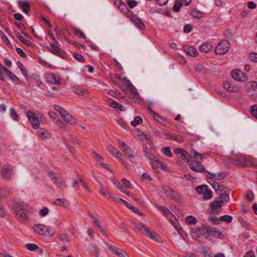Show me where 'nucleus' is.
<instances>
[{"instance_id":"nucleus-1","label":"nucleus","mask_w":257,"mask_h":257,"mask_svg":"<svg viewBox=\"0 0 257 257\" xmlns=\"http://www.w3.org/2000/svg\"><path fill=\"white\" fill-rule=\"evenodd\" d=\"M29 205L25 202H16L13 205L17 219L19 222H23L28 220L29 216L26 213Z\"/></svg>"},{"instance_id":"nucleus-2","label":"nucleus","mask_w":257,"mask_h":257,"mask_svg":"<svg viewBox=\"0 0 257 257\" xmlns=\"http://www.w3.org/2000/svg\"><path fill=\"white\" fill-rule=\"evenodd\" d=\"M26 115L34 129H39L40 123H45V120L43 115L40 112L36 113L32 111L29 110L27 111Z\"/></svg>"},{"instance_id":"nucleus-3","label":"nucleus","mask_w":257,"mask_h":257,"mask_svg":"<svg viewBox=\"0 0 257 257\" xmlns=\"http://www.w3.org/2000/svg\"><path fill=\"white\" fill-rule=\"evenodd\" d=\"M181 151L182 153L181 154V158L182 160L187 161L189 163H190V161H191L190 160L191 158L197 159L198 157L201 160H202L204 156L203 154L198 153L195 151H192L190 153H189L185 150Z\"/></svg>"},{"instance_id":"nucleus-4","label":"nucleus","mask_w":257,"mask_h":257,"mask_svg":"<svg viewBox=\"0 0 257 257\" xmlns=\"http://www.w3.org/2000/svg\"><path fill=\"white\" fill-rule=\"evenodd\" d=\"M230 44L227 40L220 42L215 49V52L217 55H223L227 52Z\"/></svg>"},{"instance_id":"nucleus-5","label":"nucleus","mask_w":257,"mask_h":257,"mask_svg":"<svg viewBox=\"0 0 257 257\" xmlns=\"http://www.w3.org/2000/svg\"><path fill=\"white\" fill-rule=\"evenodd\" d=\"M201 161H195L194 160H192L190 161L189 163V167L194 172H199V173H203L204 172H207L208 171H206L204 167L201 164L202 159L201 160Z\"/></svg>"},{"instance_id":"nucleus-6","label":"nucleus","mask_w":257,"mask_h":257,"mask_svg":"<svg viewBox=\"0 0 257 257\" xmlns=\"http://www.w3.org/2000/svg\"><path fill=\"white\" fill-rule=\"evenodd\" d=\"M126 87L130 89V90L132 92V94L133 96H130V98L132 99L133 102L135 103H139L141 101L140 99L138 97L139 95V93L137 91V89L133 86V85L131 83L130 81L127 82L126 84Z\"/></svg>"},{"instance_id":"nucleus-7","label":"nucleus","mask_w":257,"mask_h":257,"mask_svg":"<svg viewBox=\"0 0 257 257\" xmlns=\"http://www.w3.org/2000/svg\"><path fill=\"white\" fill-rule=\"evenodd\" d=\"M106 246L111 252L117 255L119 257H128V254L122 249L116 247V246L110 244L106 242H104Z\"/></svg>"},{"instance_id":"nucleus-8","label":"nucleus","mask_w":257,"mask_h":257,"mask_svg":"<svg viewBox=\"0 0 257 257\" xmlns=\"http://www.w3.org/2000/svg\"><path fill=\"white\" fill-rule=\"evenodd\" d=\"M162 189L164 193L168 197L174 199L176 201H179L180 200L178 194L171 188L167 186H164L162 187Z\"/></svg>"},{"instance_id":"nucleus-9","label":"nucleus","mask_w":257,"mask_h":257,"mask_svg":"<svg viewBox=\"0 0 257 257\" xmlns=\"http://www.w3.org/2000/svg\"><path fill=\"white\" fill-rule=\"evenodd\" d=\"M237 158H231V162L236 166L245 167L246 157L242 154H238L237 155Z\"/></svg>"},{"instance_id":"nucleus-10","label":"nucleus","mask_w":257,"mask_h":257,"mask_svg":"<svg viewBox=\"0 0 257 257\" xmlns=\"http://www.w3.org/2000/svg\"><path fill=\"white\" fill-rule=\"evenodd\" d=\"M232 78L238 81H245L247 79V76L243 72L238 70H233L231 72Z\"/></svg>"},{"instance_id":"nucleus-11","label":"nucleus","mask_w":257,"mask_h":257,"mask_svg":"<svg viewBox=\"0 0 257 257\" xmlns=\"http://www.w3.org/2000/svg\"><path fill=\"white\" fill-rule=\"evenodd\" d=\"M13 169L14 167L10 165L7 164L4 165L1 169L2 176L6 179H9L12 175V172L13 170Z\"/></svg>"},{"instance_id":"nucleus-12","label":"nucleus","mask_w":257,"mask_h":257,"mask_svg":"<svg viewBox=\"0 0 257 257\" xmlns=\"http://www.w3.org/2000/svg\"><path fill=\"white\" fill-rule=\"evenodd\" d=\"M35 232L40 235H44L46 232L48 234L50 232V229L43 224H36L33 226Z\"/></svg>"},{"instance_id":"nucleus-13","label":"nucleus","mask_w":257,"mask_h":257,"mask_svg":"<svg viewBox=\"0 0 257 257\" xmlns=\"http://www.w3.org/2000/svg\"><path fill=\"white\" fill-rule=\"evenodd\" d=\"M60 115L62 118L64 119V122H70L71 124H73L74 123H77L76 121L74 120V118L72 115H71L69 113H68L66 110L63 109V110H61L60 111Z\"/></svg>"},{"instance_id":"nucleus-14","label":"nucleus","mask_w":257,"mask_h":257,"mask_svg":"<svg viewBox=\"0 0 257 257\" xmlns=\"http://www.w3.org/2000/svg\"><path fill=\"white\" fill-rule=\"evenodd\" d=\"M196 230L201 235L207 238L209 235H210L211 226L203 225L200 227H197Z\"/></svg>"},{"instance_id":"nucleus-15","label":"nucleus","mask_w":257,"mask_h":257,"mask_svg":"<svg viewBox=\"0 0 257 257\" xmlns=\"http://www.w3.org/2000/svg\"><path fill=\"white\" fill-rule=\"evenodd\" d=\"M222 205L223 204H222V203L218 200L213 201L210 204L211 209L210 211V214L212 215L217 214L218 212L217 209H220Z\"/></svg>"},{"instance_id":"nucleus-16","label":"nucleus","mask_w":257,"mask_h":257,"mask_svg":"<svg viewBox=\"0 0 257 257\" xmlns=\"http://www.w3.org/2000/svg\"><path fill=\"white\" fill-rule=\"evenodd\" d=\"M49 115L50 117L54 121L55 123L57 125H58L59 126H60L61 127L64 128H66L65 122H64L62 120H61L58 119L56 117L57 114L56 113H55L54 112H53V111H50L49 112Z\"/></svg>"},{"instance_id":"nucleus-17","label":"nucleus","mask_w":257,"mask_h":257,"mask_svg":"<svg viewBox=\"0 0 257 257\" xmlns=\"http://www.w3.org/2000/svg\"><path fill=\"white\" fill-rule=\"evenodd\" d=\"M207 173L208 174V176H207V177L216 180H220L225 178L226 177L227 174V173L224 172L217 173V174L211 173L209 172H207Z\"/></svg>"},{"instance_id":"nucleus-18","label":"nucleus","mask_w":257,"mask_h":257,"mask_svg":"<svg viewBox=\"0 0 257 257\" xmlns=\"http://www.w3.org/2000/svg\"><path fill=\"white\" fill-rule=\"evenodd\" d=\"M122 151L123 154L125 156H127L128 158L131 162L133 163L136 162V157L134 154L133 151L129 147H125Z\"/></svg>"},{"instance_id":"nucleus-19","label":"nucleus","mask_w":257,"mask_h":257,"mask_svg":"<svg viewBox=\"0 0 257 257\" xmlns=\"http://www.w3.org/2000/svg\"><path fill=\"white\" fill-rule=\"evenodd\" d=\"M38 136L42 139V140L45 141L51 137L50 133L44 128H39L38 131Z\"/></svg>"},{"instance_id":"nucleus-20","label":"nucleus","mask_w":257,"mask_h":257,"mask_svg":"<svg viewBox=\"0 0 257 257\" xmlns=\"http://www.w3.org/2000/svg\"><path fill=\"white\" fill-rule=\"evenodd\" d=\"M18 5L21 8L24 13L27 14L30 10V5L28 2L23 0H18Z\"/></svg>"},{"instance_id":"nucleus-21","label":"nucleus","mask_w":257,"mask_h":257,"mask_svg":"<svg viewBox=\"0 0 257 257\" xmlns=\"http://www.w3.org/2000/svg\"><path fill=\"white\" fill-rule=\"evenodd\" d=\"M151 164L154 169L161 168L162 170H165L167 168L166 165L157 158L152 161Z\"/></svg>"},{"instance_id":"nucleus-22","label":"nucleus","mask_w":257,"mask_h":257,"mask_svg":"<svg viewBox=\"0 0 257 257\" xmlns=\"http://www.w3.org/2000/svg\"><path fill=\"white\" fill-rule=\"evenodd\" d=\"M58 45L54 43L51 44V47H52L51 52L54 55L62 57V50L58 46Z\"/></svg>"},{"instance_id":"nucleus-23","label":"nucleus","mask_w":257,"mask_h":257,"mask_svg":"<svg viewBox=\"0 0 257 257\" xmlns=\"http://www.w3.org/2000/svg\"><path fill=\"white\" fill-rule=\"evenodd\" d=\"M223 87L225 89L228 90L229 92H236L238 90V89L236 86L234 85H231L230 83L228 81L223 83Z\"/></svg>"},{"instance_id":"nucleus-24","label":"nucleus","mask_w":257,"mask_h":257,"mask_svg":"<svg viewBox=\"0 0 257 257\" xmlns=\"http://www.w3.org/2000/svg\"><path fill=\"white\" fill-rule=\"evenodd\" d=\"M131 20L135 24L137 28L140 29H143L145 28V25L140 19L136 16H133L131 18Z\"/></svg>"},{"instance_id":"nucleus-25","label":"nucleus","mask_w":257,"mask_h":257,"mask_svg":"<svg viewBox=\"0 0 257 257\" xmlns=\"http://www.w3.org/2000/svg\"><path fill=\"white\" fill-rule=\"evenodd\" d=\"M145 235L155 240H158L160 238V236L155 232L151 231L149 229L145 230Z\"/></svg>"},{"instance_id":"nucleus-26","label":"nucleus","mask_w":257,"mask_h":257,"mask_svg":"<svg viewBox=\"0 0 257 257\" xmlns=\"http://www.w3.org/2000/svg\"><path fill=\"white\" fill-rule=\"evenodd\" d=\"M212 46L209 43H205L200 46V51L205 53H208L212 51Z\"/></svg>"},{"instance_id":"nucleus-27","label":"nucleus","mask_w":257,"mask_h":257,"mask_svg":"<svg viewBox=\"0 0 257 257\" xmlns=\"http://www.w3.org/2000/svg\"><path fill=\"white\" fill-rule=\"evenodd\" d=\"M73 91L78 95L82 97H86L88 95L87 90L81 88H77L74 89Z\"/></svg>"},{"instance_id":"nucleus-28","label":"nucleus","mask_w":257,"mask_h":257,"mask_svg":"<svg viewBox=\"0 0 257 257\" xmlns=\"http://www.w3.org/2000/svg\"><path fill=\"white\" fill-rule=\"evenodd\" d=\"M245 163V167H257V160L254 158L246 157V161Z\"/></svg>"},{"instance_id":"nucleus-29","label":"nucleus","mask_w":257,"mask_h":257,"mask_svg":"<svg viewBox=\"0 0 257 257\" xmlns=\"http://www.w3.org/2000/svg\"><path fill=\"white\" fill-rule=\"evenodd\" d=\"M53 203L56 205L61 206L63 207H66L69 205L68 201L65 199H56Z\"/></svg>"},{"instance_id":"nucleus-30","label":"nucleus","mask_w":257,"mask_h":257,"mask_svg":"<svg viewBox=\"0 0 257 257\" xmlns=\"http://www.w3.org/2000/svg\"><path fill=\"white\" fill-rule=\"evenodd\" d=\"M108 103L109 104V106H111L114 109H118L121 111L123 110V106L121 104L117 103L112 99H109L108 100Z\"/></svg>"},{"instance_id":"nucleus-31","label":"nucleus","mask_w":257,"mask_h":257,"mask_svg":"<svg viewBox=\"0 0 257 257\" xmlns=\"http://www.w3.org/2000/svg\"><path fill=\"white\" fill-rule=\"evenodd\" d=\"M185 52L188 55L193 57H196L198 55L196 49L193 47H190L185 49Z\"/></svg>"},{"instance_id":"nucleus-32","label":"nucleus","mask_w":257,"mask_h":257,"mask_svg":"<svg viewBox=\"0 0 257 257\" xmlns=\"http://www.w3.org/2000/svg\"><path fill=\"white\" fill-rule=\"evenodd\" d=\"M10 71L7 68H5L2 64H0V80L2 81L5 80L4 75L7 74V76L9 75V72Z\"/></svg>"},{"instance_id":"nucleus-33","label":"nucleus","mask_w":257,"mask_h":257,"mask_svg":"<svg viewBox=\"0 0 257 257\" xmlns=\"http://www.w3.org/2000/svg\"><path fill=\"white\" fill-rule=\"evenodd\" d=\"M210 235L216 237L222 238L223 236L222 234L220 232L218 229L211 227V232Z\"/></svg>"},{"instance_id":"nucleus-34","label":"nucleus","mask_w":257,"mask_h":257,"mask_svg":"<svg viewBox=\"0 0 257 257\" xmlns=\"http://www.w3.org/2000/svg\"><path fill=\"white\" fill-rule=\"evenodd\" d=\"M229 199V195L226 193H222L220 195L219 197V200L223 205L228 202Z\"/></svg>"},{"instance_id":"nucleus-35","label":"nucleus","mask_w":257,"mask_h":257,"mask_svg":"<svg viewBox=\"0 0 257 257\" xmlns=\"http://www.w3.org/2000/svg\"><path fill=\"white\" fill-rule=\"evenodd\" d=\"M133 223L134 224L136 228L140 231L141 233L145 234V230L146 229H148V228H146L145 226L142 223H138L136 222L133 221Z\"/></svg>"},{"instance_id":"nucleus-36","label":"nucleus","mask_w":257,"mask_h":257,"mask_svg":"<svg viewBox=\"0 0 257 257\" xmlns=\"http://www.w3.org/2000/svg\"><path fill=\"white\" fill-rule=\"evenodd\" d=\"M77 176H78V180L79 181V183L81 184L82 186L84 188L85 190L90 192V190L86 182L83 180V177L79 173H77Z\"/></svg>"},{"instance_id":"nucleus-37","label":"nucleus","mask_w":257,"mask_h":257,"mask_svg":"<svg viewBox=\"0 0 257 257\" xmlns=\"http://www.w3.org/2000/svg\"><path fill=\"white\" fill-rule=\"evenodd\" d=\"M17 65L21 70L22 74L24 75V76L26 78L28 77V73L27 72V70L25 68L24 65L20 61L17 62Z\"/></svg>"},{"instance_id":"nucleus-38","label":"nucleus","mask_w":257,"mask_h":257,"mask_svg":"<svg viewBox=\"0 0 257 257\" xmlns=\"http://www.w3.org/2000/svg\"><path fill=\"white\" fill-rule=\"evenodd\" d=\"M100 193L102 195H104L107 197L108 196L110 198L112 199V200L114 201L115 200V198L112 196L111 193L109 192H108L105 188L103 187H101V189L100 190Z\"/></svg>"},{"instance_id":"nucleus-39","label":"nucleus","mask_w":257,"mask_h":257,"mask_svg":"<svg viewBox=\"0 0 257 257\" xmlns=\"http://www.w3.org/2000/svg\"><path fill=\"white\" fill-rule=\"evenodd\" d=\"M8 76L12 80L13 83L16 84H19L20 83V79L12 72L10 71V72H9Z\"/></svg>"},{"instance_id":"nucleus-40","label":"nucleus","mask_w":257,"mask_h":257,"mask_svg":"<svg viewBox=\"0 0 257 257\" xmlns=\"http://www.w3.org/2000/svg\"><path fill=\"white\" fill-rule=\"evenodd\" d=\"M118 2L119 3V5L118 6V8L120 9L122 12L125 13V12L127 13L130 11L125 4L123 3L121 0H118Z\"/></svg>"},{"instance_id":"nucleus-41","label":"nucleus","mask_w":257,"mask_h":257,"mask_svg":"<svg viewBox=\"0 0 257 257\" xmlns=\"http://www.w3.org/2000/svg\"><path fill=\"white\" fill-rule=\"evenodd\" d=\"M52 180L57 184L59 186H63L65 182L61 178H57L56 175H53V178H52Z\"/></svg>"},{"instance_id":"nucleus-42","label":"nucleus","mask_w":257,"mask_h":257,"mask_svg":"<svg viewBox=\"0 0 257 257\" xmlns=\"http://www.w3.org/2000/svg\"><path fill=\"white\" fill-rule=\"evenodd\" d=\"M156 207H157L160 211L163 212L166 215H173V213L166 207L160 206L159 205H155Z\"/></svg>"},{"instance_id":"nucleus-43","label":"nucleus","mask_w":257,"mask_h":257,"mask_svg":"<svg viewBox=\"0 0 257 257\" xmlns=\"http://www.w3.org/2000/svg\"><path fill=\"white\" fill-rule=\"evenodd\" d=\"M10 114L11 117L14 120L16 121L19 120V116L18 114L17 113L15 109L14 108H11L10 110Z\"/></svg>"},{"instance_id":"nucleus-44","label":"nucleus","mask_w":257,"mask_h":257,"mask_svg":"<svg viewBox=\"0 0 257 257\" xmlns=\"http://www.w3.org/2000/svg\"><path fill=\"white\" fill-rule=\"evenodd\" d=\"M232 219H233V218L232 216H231L230 215H225L224 216H222L220 217V218H219V220L221 221L226 222L227 223L231 222L232 220Z\"/></svg>"},{"instance_id":"nucleus-45","label":"nucleus","mask_w":257,"mask_h":257,"mask_svg":"<svg viewBox=\"0 0 257 257\" xmlns=\"http://www.w3.org/2000/svg\"><path fill=\"white\" fill-rule=\"evenodd\" d=\"M126 207L130 209L133 212L137 213L141 216L144 215V214L142 212H141L137 208L133 206L131 204L128 203V204H127Z\"/></svg>"},{"instance_id":"nucleus-46","label":"nucleus","mask_w":257,"mask_h":257,"mask_svg":"<svg viewBox=\"0 0 257 257\" xmlns=\"http://www.w3.org/2000/svg\"><path fill=\"white\" fill-rule=\"evenodd\" d=\"M143 122V119L140 116H136L134 118V121L131 122V125L133 126H135L137 124H142Z\"/></svg>"},{"instance_id":"nucleus-47","label":"nucleus","mask_w":257,"mask_h":257,"mask_svg":"<svg viewBox=\"0 0 257 257\" xmlns=\"http://www.w3.org/2000/svg\"><path fill=\"white\" fill-rule=\"evenodd\" d=\"M186 221L188 224L194 225L197 222V220L193 216L189 215L187 217Z\"/></svg>"},{"instance_id":"nucleus-48","label":"nucleus","mask_w":257,"mask_h":257,"mask_svg":"<svg viewBox=\"0 0 257 257\" xmlns=\"http://www.w3.org/2000/svg\"><path fill=\"white\" fill-rule=\"evenodd\" d=\"M51 80L50 81L53 84H59L60 79L57 77L54 73H51L49 75V77Z\"/></svg>"},{"instance_id":"nucleus-49","label":"nucleus","mask_w":257,"mask_h":257,"mask_svg":"<svg viewBox=\"0 0 257 257\" xmlns=\"http://www.w3.org/2000/svg\"><path fill=\"white\" fill-rule=\"evenodd\" d=\"M1 37L2 39L6 43L8 46L11 48H12V46L11 44V42L7 36L3 32H1Z\"/></svg>"},{"instance_id":"nucleus-50","label":"nucleus","mask_w":257,"mask_h":257,"mask_svg":"<svg viewBox=\"0 0 257 257\" xmlns=\"http://www.w3.org/2000/svg\"><path fill=\"white\" fill-rule=\"evenodd\" d=\"M162 152L169 157H172L173 154L169 147H165L162 149Z\"/></svg>"},{"instance_id":"nucleus-51","label":"nucleus","mask_w":257,"mask_h":257,"mask_svg":"<svg viewBox=\"0 0 257 257\" xmlns=\"http://www.w3.org/2000/svg\"><path fill=\"white\" fill-rule=\"evenodd\" d=\"M208 189V187L207 185H202L200 186L197 187L196 188V190L197 192L199 194H203L206 191V190Z\"/></svg>"},{"instance_id":"nucleus-52","label":"nucleus","mask_w":257,"mask_h":257,"mask_svg":"<svg viewBox=\"0 0 257 257\" xmlns=\"http://www.w3.org/2000/svg\"><path fill=\"white\" fill-rule=\"evenodd\" d=\"M182 5L183 3L182 2L179 0L176 1L174 7H173V10L176 12H178Z\"/></svg>"},{"instance_id":"nucleus-53","label":"nucleus","mask_w":257,"mask_h":257,"mask_svg":"<svg viewBox=\"0 0 257 257\" xmlns=\"http://www.w3.org/2000/svg\"><path fill=\"white\" fill-rule=\"evenodd\" d=\"M212 197V193L210 190L207 189L206 191L203 194V198L204 200H208L210 199Z\"/></svg>"},{"instance_id":"nucleus-54","label":"nucleus","mask_w":257,"mask_h":257,"mask_svg":"<svg viewBox=\"0 0 257 257\" xmlns=\"http://www.w3.org/2000/svg\"><path fill=\"white\" fill-rule=\"evenodd\" d=\"M247 87L249 89L255 90L257 89V82L254 81L249 82L247 84Z\"/></svg>"},{"instance_id":"nucleus-55","label":"nucleus","mask_w":257,"mask_h":257,"mask_svg":"<svg viewBox=\"0 0 257 257\" xmlns=\"http://www.w3.org/2000/svg\"><path fill=\"white\" fill-rule=\"evenodd\" d=\"M114 157L118 159L124 166H126L124 164V161L121 158V154L117 151H116L115 153L112 155Z\"/></svg>"},{"instance_id":"nucleus-56","label":"nucleus","mask_w":257,"mask_h":257,"mask_svg":"<svg viewBox=\"0 0 257 257\" xmlns=\"http://www.w3.org/2000/svg\"><path fill=\"white\" fill-rule=\"evenodd\" d=\"M26 248L28 250L33 251L38 248V246L34 243H28L26 244Z\"/></svg>"},{"instance_id":"nucleus-57","label":"nucleus","mask_w":257,"mask_h":257,"mask_svg":"<svg viewBox=\"0 0 257 257\" xmlns=\"http://www.w3.org/2000/svg\"><path fill=\"white\" fill-rule=\"evenodd\" d=\"M250 112L252 116L257 119V104L253 105L251 107Z\"/></svg>"},{"instance_id":"nucleus-58","label":"nucleus","mask_w":257,"mask_h":257,"mask_svg":"<svg viewBox=\"0 0 257 257\" xmlns=\"http://www.w3.org/2000/svg\"><path fill=\"white\" fill-rule=\"evenodd\" d=\"M49 213V209L47 207H44L40 210L39 214L41 216H45Z\"/></svg>"},{"instance_id":"nucleus-59","label":"nucleus","mask_w":257,"mask_h":257,"mask_svg":"<svg viewBox=\"0 0 257 257\" xmlns=\"http://www.w3.org/2000/svg\"><path fill=\"white\" fill-rule=\"evenodd\" d=\"M214 189V190L216 191L219 189L220 185L219 184L214 180H212V182L210 183Z\"/></svg>"},{"instance_id":"nucleus-60","label":"nucleus","mask_w":257,"mask_h":257,"mask_svg":"<svg viewBox=\"0 0 257 257\" xmlns=\"http://www.w3.org/2000/svg\"><path fill=\"white\" fill-rule=\"evenodd\" d=\"M127 3L128 7L131 9H133L137 6L138 4L137 1L134 0H128Z\"/></svg>"},{"instance_id":"nucleus-61","label":"nucleus","mask_w":257,"mask_h":257,"mask_svg":"<svg viewBox=\"0 0 257 257\" xmlns=\"http://www.w3.org/2000/svg\"><path fill=\"white\" fill-rule=\"evenodd\" d=\"M73 57L80 62H83L85 60L83 56L79 54H74Z\"/></svg>"},{"instance_id":"nucleus-62","label":"nucleus","mask_w":257,"mask_h":257,"mask_svg":"<svg viewBox=\"0 0 257 257\" xmlns=\"http://www.w3.org/2000/svg\"><path fill=\"white\" fill-rule=\"evenodd\" d=\"M59 238L60 240L63 243L68 242V239L67 238L66 235L65 234H60L59 236Z\"/></svg>"},{"instance_id":"nucleus-63","label":"nucleus","mask_w":257,"mask_h":257,"mask_svg":"<svg viewBox=\"0 0 257 257\" xmlns=\"http://www.w3.org/2000/svg\"><path fill=\"white\" fill-rule=\"evenodd\" d=\"M17 52L23 58H26L27 54L23 51V50L20 48L16 49Z\"/></svg>"},{"instance_id":"nucleus-64","label":"nucleus","mask_w":257,"mask_h":257,"mask_svg":"<svg viewBox=\"0 0 257 257\" xmlns=\"http://www.w3.org/2000/svg\"><path fill=\"white\" fill-rule=\"evenodd\" d=\"M122 182L125 187L127 188H132V184L130 181L127 180L126 179H123Z\"/></svg>"}]
</instances>
